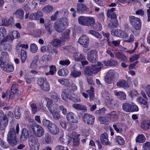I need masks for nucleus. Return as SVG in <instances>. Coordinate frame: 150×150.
Here are the masks:
<instances>
[{
    "mask_svg": "<svg viewBox=\"0 0 150 150\" xmlns=\"http://www.w3.org/2000/svg\"><path fill=\"white\" fill-rule=\"evenodd\" d=\"M19 132V125L17 124L16 130L13 127L9 129L7 135V141L9 144L11 146H14L17 144L16 134H18Z\"/></svg>",
    "mask_w": 150,
    "mask_h": 150,
    "instance_id": "f257e3e1",
    "label": "nucleus"
},
{
    "mask_svg": "<svg viewBox=\"0 0 150 150\" xmlns=\"http://www.w3.org/2000/svg\"><path fill=\"white\" fill-rule=\"evenodd\" d=\"M13 117L12 112L9 111L7 115H4L3 111L0 110V130L5 129L8 124L10 118Z\"/></svg>",
    "mask_w": 150,
    "mask_h": 150,
    "instance_id": "f03ea898",
    "label": "nucleus"
},
{
    "mask_svg": "<svg viewBox=\"0 0 150 150\" xmlns=\"http://www.w3.org/2000/svg\"><path fill=\"white\" fill-rule=\"evenodd\" d=\"M68 25V20L66 17L59 18L55 22L54 28V29L59 33L64 31Z\"/></svg>",
    "mask_w": 150,
    "mask_h": 150,
    "instance_id": "7ed1b4c3",
    "label": "nucleus"
},
{
    "mask_svg": "<svg viewBox=\"0 0 150 150\" xmlns=\"http://www.w3.org/2000/svg\"><path fill=\"white\" fill-rule=\"evenodd\" d=\"M5 60L4 56L3 57L0 58V67L1 68L6 72H10L13 71L14 69L13 66L4 62Z\"/></svg>",
    "mask_w": 150,
    "mask_h": 150,
    "instance_id": "20e7f679",
    "label": "nucleus"
},
{
    "mask_svg": "<svg viewBox=\"0 0 150 150\" xmlns=\"http://www.w3.org/2000/svg\"><path fill=\"white\" fill-rule=\"evenodd\" d=\"M129 19L130 24L135 29L139 30L141 29V23L139 18L131 16Z\"/></svg>",
    "mask_w": 150,
    "mask_h": 150,
    "instance_id": "39448f33",
    "label": "nucleus"
},
{
    "mask_svg": "<svg viewBox=\"0 0 150 150\" xmlns=\"http://www.w3.org/2000/svg\"><path fill=\"white\" fill-rule=\"evenodd\" d=\"M28 144L30 150H39L40 144L37 137H32L30 138L28 141Z\"/></svg>",
    "mask_w": 150,
    "mask_h": 150,
    "instance_id": "423d86ee",
    "label": "nucleus"
},
{
    "mask_svg": "<svg viewBox=\"0 0 150 150\" xmlns=\"http://www.w3.org/2000/svg\"><path fill=\"white\" fill-rule=\"evenodd\" d=\"M38 83L42 89L45 91H49L50 90L49 83L47 82L45 78H40L38 80Z\"/></svg>",
    "mask_w": 150,
    "mask_h": 150,
    "instance_id": "0eeeda50",
    "label": "nucleus"
},
{
    "mask_svg": "<svg viewBox=\"0 0 150 150\" xmlns=\"http://www.w3.org/2000/svg\"><path fill=\"white\" fill-rule=\"evenodd\" d=\"M31 129L35 135L37 137H40L44 134V129L39 125L33 126Z\"/></svg>",
    "mask_w": 150,
    "mask_h": 150,
    "instance_id": "6e6552de",
    "label": "nucleus"
},
{
    "mask_svg": "<svg viewBox=\"0 0 150 150\" xmlns=\"http://www.w3.org/2000/svg\"><path fill=\"white\" fill-rule=\"evenodd\" d=\"M82 119L85 123L88 125L93 124L94 122V116L87 113H84L82 117Z\"/></svg>",
    "mask_w": 150,
    "mask_h": 150,
    "instance_id": "1a4fd4ad",
    "label": "nucleus"
},
{
    "mask_svg": "<svg viewBox=\"0 0 150 150\" xmlns=\"http://www.w3.org/2000/svg\"><path fill=\"white\" fill-rule=\"evenodd\" d=\"M66 118L69 122L72 123H77L79 120V117L71 112L67 113Z\"/></svg>",
    "mask_w": 150,
    "mask_h": 150,
    "instance_id": "9d476101",
    "label": "nucleus"
},
{
    "mask_svg": "<svg viewBox=\"0 0 150 150\" xmlns=\"http://www.w3.org/2000/svg\"><path fill=\"white\" fill-rule=\"evenodd\" d=\"M116 74L118 75V74L116 73L114 70L112 69L109 70L105 77V82L108 84L111 83L112 80L115 77Z\"/></svg>",
    "mask_w": 150,
    "mask_h": 150,
    "instance_id": "9b49d317",
    "label": "nucleus"
},
{
    "mask_svg": "<svg viewBox=\"0 0 150 150\" xmlns=\"http://www.w3.org/2000/svg\"><path fill=\"white\" fill-rule=\"evenodd\" d=\"M111 33L113 35L122 38H125L128 36L127 33L120 29L112 30L111 31Z\"/></svg>",
    "mask_w": 150,
    "mask_h": 150,
    "instance_id": "f8f14e48",
    "label": "nucleus"
},
{
    "mask_svg": "<svg viewBox=\"0 0 150 150\" xmlns=\"http://www.w3.org/2000/svg\"><path fill=\"white\" fill-rule=\"evenodd\" d=\"M78 41L83 47H87L89 44V39L86 35H83L80 37Z\"/></svg>",
    "mask_w": 150,
    "mask_h": 150,
    "instance_id": "ddd939ff",
    "label": "nucleus"
},
{
    "mask_svg": "<svg viewBox=\"0 0 150 150\" xmlns=\"http://www.w3.org/2000/svg\"><path fill=\"white\" fill-rule=\"evenodd\" d=\"M100 139L101 143L105 145H110L111 143L109 141L108 135L107 133H104L100 136Z\"/></svg>",
    "mask_w": 150,
    "mask_h": 150,
    "instance_id": "4468645a",
    "label": "nucleus"
},
{
    "mask_svg": "<svg viewBox=\"0 0 150 150\" xmlns=\"http://www.w3.org/2000/svg\"><path fill=\"white\" fill-rule=\"evenodd\" d=\"M53 108H55L54 109L52 110V109H50V113L53 117V119L56 120L59 119L61 117L60 114L59 113L56 111L57 110V106L56 104L53 105Z\"/></svg>",
    "mask_w": 150,
    "mask_h": 150,
    "instance_id": "2eb2a0df",
    "label": "nucleus"
},
{
    "mask_svg": "<svg viewBox=\"0 0 150 150\" xmlns=\"http://www.w3.org/2000/svg\"><path fill=\"white\" fill-rule=\"evenodd\" d=\"M103 98L105 100V103L110 104L112 101V98L111 95L107 91L104 90L102 93Z\"/></svg>",
    "mask_w": 150,
    "mask_h": 150,
    "instance_id": "dca6fc26",
    "label": "nucleus"
},
{
    "mask_svg": "<svg viewBox=\"0 0 150 150\" xmlns=\"http://www.w3.org/2000/svg\"><path fill=\"white\" fill-rule=\"evenodd\" d=\"M103 67V64L100 62H98L97 64L92 65L91 68L93 74H96L98 73Z\"/></svg>",
    "mask_w": 150,
    "mask_h": 150,
    "instance_id": "f3484780",
    "label": "nucleus"
},
{
    "mask_svg": "<svg viewBox=\"0 0 150 150\" xmlns=\"http://www.w3.org/2000/svg\"><path fill=\"white\" fill-rule=\"evenodd\" d=\"M50 132L53 135H56L59 132V129L58 127L54 123H52L48 127Z\"/></svg>",
    "mask_w": 150,
    "mask_h": 150,
    "instance_id": "a211bd4d",
    "label": "nucleus"
},
{
    "mask_svg": "<svg viewBox=\"0 0 150 150\" xmlns=\"http://www.w3.org/2000/svg\"><path fill=\"white\" fill-rule=\"evenodd\" d=\"M6 35V31L5 28H0V41H1V43H3L7 41V37H5Z\"/></svg>",
    "mask_w": 150,
    "mask_h": 150,
    "instance_id": "6ab92c4d",
    "label": "nucleus"
},
{
    "mask_svg": "<svg viewBox=\"0 0 150 150\" xmlns=\"http://www.w3.org/2000/svg\"><path fill=\"white\" fill-rule=\"evenodd\" d=\"M29 136V133L26 128L23 129L21 132V134L20 137V140L21 142L25 141L28 138Z\"/></svg>",
    "mask_w": 150,
    "mask_h": 150,
    "instance_id": "aec40b11",
    "label": "nucleus"
},
{
    "mask_svg": "<svg viewBox=\"0 0 150 150\" xmlns=\"http://www.w3.org/2000/svg\"><path fill=\"white\" fill-rule=\"evenodd\" d=\"M11 91L13 94L18 96L21 95V92L18 90V85L17 83L13 84L11 87Z\"/></svg>",
    "mask_w": 150,
    "mask_h": 150,
    "instance_id": "412c9836",
    "label": "nucleus"
},
{
    "mask_svg": "<svg viewBox=\"0 0 150 150\" xmlns=\"http://www.w3.org/2000/svg\"><path fill=\"white\" fill-rule=\"evenodd\" d=\"M19 32L16 31H13L10 33L9 36L7 38L10 41H12L14 38H18L20 37Z\"/></svg>",
    "mask_w": 150,
    "mask_h": 150,
    "instance_id": "4be33fe9",
    "label": "nucleus"
},
{
    "mask_svg": "<svg viewBox=\"0 0 150 150\" xmlns=\"http://www.w3.org/2000/svg\"><path fill=\"white\" fill-rule=\"evenodd\" d=\"M74 57L76 61L81 62L85 60V57L84 55L79 52H75L73 54Z\"/></svg>",
    "mask_w": 150,
    "mask_h": 150,
    "instance_id": "5701e85b",
    "label": "nucleus"
},
{
    "mask_svg": "<svg viewBox=\"0 0 150 150\" xmlns=\"http://www.w3.org/2000/svg\"><path fill=\"white\" fill-rule=\"evenodd\" d=\"M67 98L74 102H79L81 101L80 98L74 94L69 95L65 93Z\"/></svg>",
    "mask_w": 150,
    "mask_h": 150,
    "instance_id": "b1692460",
    "label": "nucleus"
},
{
    "mask_svg": "<svg viewBox=\"0 0 150 150\" xmlns=\"http://www.w3.org/2000/svg\"><path fill=\"white\" fill-rule=\"evenodd\" d=\"M59 139L60 142L62 143H66L67 144H69L72 140V138L70 136L68 135L63 137L62 134L61 135V136L59 137Z\"/></svg>",
    "mask_w": 150,
    "mask_h": 150,
    "instance_id": "393cba45",
    "label": "nucleus"
},
{
    "mask_svg": "<svg viewBox=\"0 0 150 150\" xmlns=\"http://www.w3.org/2000/svg\"><path fill=\"white\" fill-rule=\"evenodd\" d=\"M24 12V11L21 8L18 9L15 13V14L19 20H22L23 18Z\"/></svg>",
    "mask_w": 150,
    "mask_h": 150,
    "instance_id": "a878e982",
    "label": "nucleus"
},
{
    "mask_svg": "<svg viewBox=\"0 0 150 150\" xmlns=\"http://www.w3.org/2000/svg\"><path fill=\"white\" fill-rule=\"evenodd\" d=\"M77 11L79 13H81L83 11H85L87 10V7L85 4L82 3H79L76 6Z\"/></svg>",
    "mask_w": 150,
    "mask_h": 150,
    "instance_id": "bb28decb",
    "label": "nucleus"
},
{
    "mask_svg": "<svg viewBox=\"0 0 150 150\" xmlns=\"http://www.w3.org/2000/svg\"><path fill=\"white\" fill-rule=\"evenodd\" d=\"M141 127L144 130L150 129V121L148 120L143 121L141 123Z\"/></svg>",
    "mask_w": 150,
    "mask_h": 150,
    "instance_id": "cd10ccee",
    "label": "nucleus"
},
{
    "mask_svg": "<svg viewBox=\"0 0 150 150\" xmlns=\"http://www.w3.org/2000/svg\"><path fill=\"white\" fill-rule=\"evenodd\" d=\"M42 11L47 14L52 13L53 10V7L51 5H47L45 6L42 9Z\"/></svg>",
    "mask_w": 150,
    "mask_h": 150,
    "instance_id": "c85d7f7f",
    "label": "nucleus"
},
{
    "mask_svg": "<svg viewBox=\"0 0 150 150\" xmlns=\"http://www.w3.org/2000/svg\"><path fill=\"white\" fill-rule=\"evenodd\" d=\"M44 139L45 143L48 144H51L53 142L52 137L48 133L45 134Z\"/></svg>",
    "mask_w": 150,
    "mask_h": 150,
    "instance_id": "c756f323",
    "label": "nucleus"
},
{
    "mask_svg": "<svg viewBox=\"0 0 150 150\" xmlns=\"http://www.w3.org/2000/svg\"><path fill=\"white\" fill-rule=\"evenodd\" d=\"M95 23V19L91 17H87L86 26H90L92 27Z\"/></svg>",
    "mask_w": 150,
    "mask_h": 150,
    "instance_id": "7c9ffc66",
    "label": "nucleus"
},
{
    "mask_svg": "<svg viewBox=\"0 0 150 150\" xmlns=\"http://www.w3.org/2000/svg\"><path fill=\"white\" fill-rule=\"evenodd\" d=\"M51 44L53 46L58 47L62 46L63 44L61 40L54 39L51 42Z\"/></svg>",
    "mask_w": 150,
    "mask_h": 150,
    "instance_id": "2f4dec72",
    "label": "nucleus"
},
{
    "mask_svg": "<svg viewBox=\"0 0 150 150\" xmlns=\"http://www.w3.org/2000/svg\"><path fill=\"white\" fill-rule=\"evenodd\" d=\"M117 86L120 87L127 88L128 86L126 83V81L124 80L120 79L117 83Z\"/></svg>",
    "mask_w": 150,
    "mask_h": 150,
    "instance_id": "473e14b6",
    "label": "nucleus"
},
{
    "mask_svg": "<svg viewBox=\"0 0 150 150\" xmlns=\"http://www.w3.org/2000/svg\"><path fill=\"white\" fill-rule=\"evenodd\" d=\"M145 99V100L142 98L141 97H139L137 99V100L139 103L141 104H142L145 105V108H146V109H148L149 108V105L148 104L147 101Z\"/></svg>",
    "mask_w": 150,
    "mask_h": 150,
    "instance_id": "72a5a7b5",
    "label": "nucleus"
},
{
    "mask_svg": "<svg viewBox=\"0 0 150 150\" xmlns=\"http://www.w3.org/2000/svg\"><path fill=\"white\" fill-rule=\"evenodd\" d=\"M87 17L80 16L78 18V22L81 25L86 26Z\"/></svg>",
    "mask_w": 150,
    "mask_h": 150,
    "instance_id": "f704fd0d",
    "label": "nucleus"
},
{
    "mask_svg": "<svg viewBox=\"0 0 150 150\" xmlns=\"http://www.w3.org/2000/svg\"><path fill=\"white\" fill-rule=\"evenodd\" d=\"M98 120L101 124L107 125L108 123V118L106 117H99Z\"/></svg>",
    "mask_w": 150,
    "mask_h": 150,
    "instance_id": "c9c22d12",
    "label": "nucleus"
},
{
    "mask_svg": "<svg viewBox=\"0 0 150 150\" xmlns=\"http://www.w3.org/2000/svg\"><path fill=\"white\" fill-rule=\"evenodd\" d=\"M146 138L144 135L141 134L138 135L136 138V141L137 142L142 143L145 140Z\"/></svg>",
    "mask_w": 150,
    "mask_h": 150,
    "instance_id": "e433bc0d",
    "label": "nucleus"
},
{
    "mask_svg": "<svg viewBox=\"0 0 150 150\" xmlns=\"http://www.w3.org/2000/svg\"><path fill=\"white\" fill-rule=\"evenodd\" d=\"M115 94L121 100H124L126 99V95L125 93L123 92H115Z\"/></svg>",
    "mask_w": 150,
    "mask_h": 150,
    "instance_id": "4c0bfd02",
    "label": "nucleus"
},
{
    "mask_svg": "<svg viewBox=\"0 0 150 150\" xmlns=\"http://www.w3.org/2000/svg\"><path fill=\"white\" fill-rule=\"evenodd\" d=\"M21 62L24 63L27 59L26 52L22 49L21 50Z\"/></svg>",
    "mask_w": 150,
    "mask_h": 150,
    "instance_id": "58836bf2",
    "label": "nucleus"
},
{
    "mask_svg": "<svg viewBox=\"0 0 150 150\" xmlns=\"http://www.w3.org/2000/svg\"><path fill=\"white\" fill-rule=\"evenodd\" d=\"M68 73V71L65 68L59 70L58 71L59 75L62 76H66Z\"/></svg>",
    "mask_w": 150,
    "mask_h": 150,
    "instance_id": "ea45409f",
    "label": "nucleus"
},
{
    "mask_svg": "<svg viewBox=\"0 0 150 150\" xmlns=\"http://www.w3.org/2000/svg\"><path fill=\"white\" fill-rule=\"evenodd\" d=\"M94 92V88L91 86V87L90 90L87 91V93H88L89 96L90 100L91 101H92L94 100V96L93 94Z\"/></svg>",
    "mask_w": 150,
    "mask_h": 150,
    "instance_id": "a19ab883",
    "label": "nucleus"
},
{
    "mask_svg": "<svg viewBox=\"0 0 150 150\" xmlns=\"http://www.w3.org/2000/svg\"><path fill=\"white\" fill-rule=\"evenodd\" d=\"M81 74V72L80 70H74L71 73V75L74 78L79 77Z\"/></svg>",
    "mask_w": 150,
    "mask_h": 150,
    "instance_id": "79ce46f5",
    "label": "nucleus"
},
{
    "mask_svg": "<svg viewBox=\"0 0 150 150\" xmlns=\"http://www.w3.org/2000/svg\"><path fill=\"white\" fill-rule=\"evenodd\" d=\"M77 127L76 125L67 122L65 129L67 130H73L76 129Z\"/></svg>",
    "mask_w": 150,
    "mask_h": 150,
    "instance_id": "37998d69",
    "label": "nucleus"
},
{
    "mask_svg": "<svg viewBox=\"0 0 150 150\" xmlns=\"http://www.w3.org/2000/svg\"><path fill=\"white\" fill-rule=\"evenodd\" d=\"M50 70L49 72L45 74L46 75H54L56 72V70L55 67L52 65L50 66Z\"/></svg>",
    "mask_w": 150,
    "mask_h": 150,
    "instance_id": "c03bdc74",
    "label": "nucleus"
},
{
    "mask_svg": "<svg viewBox=\"0 0 150 150\" xmlns=\"http://www.w3.org/2000/svg\"><path fill=\"white\" fill-rule=\"evenodd\" d=\"M111 18V23L113 27H116L118 25V21L117 18L116 16L110 17Z\"/></svg>",
    "mask_w": 150,
    "mask_h": 150,
    "instance_id": "a18cd8bd",
    "label": "nucleus"
},
{
    "mask_svg": "<svg viewBox=\"0 0 150 150\" xmlns=\"http://www.w3.org/2000/svg\"><path fill=\"white\" fill-rule=\"evenodd\" d=\"M131 103H126L122 105V109L125 112H130Z\"/></svg>",
    "mask_w": 150,
    "mask_h": 150,
    "instance_id": "49530a36",
    "label": "nucleus"
},
{
    "mask_svg": "<svg viewBox=\"0 0 150 150\" xmlns=\"http://www.w3.org/2000/svg\"><path fill=\"white\" fill-rule=\"evenodd\" d=\"M116 142L119 145H123L125 143V141L124 139L121 137L118 136L116 137L115 139Z\"/></svg>",
    "mask_w": 150,
    "mask_h": 150,
    "instance_id": "de8ad7c7",
    "label": "nucleus"
},
{
    "mask_svg": "<svg viewBox=\"0 0 150 150\" xmlns=\"http://www.w3.org/2000/svg\"><path fill=\"white\" fill-rule=\"evenodd\" d=\"M70 33V30L68 29H67L62 34V37L64 39L68 40L70 38L69 34Z\"/></svg>",
    "mask_w": 150,
    "mask_h": 150,
    "instance_id": "09e8293b",
    "label": "nucleus"
},
{
    "mask_svg": "<svg viewBox=\"0 0 150 150\" xmlns=\"http://www.w3.org/2000/svg\"><path fill=\"white\" fill-rule=\"evenodd\" d=\"M88 60L90 62L93 63H95L97 61L98 59V56L93 57H87Z\"/></svg>",
    "mask_w": 150,
    "mask_h": 150,
    "instance_id": "8fccbe9b",
    "label": "nucleus"
},
{
    "mask_svg": "<svg viewBox=\"0 0 150 150\" xmlns=\"http://www.w3.org/2000/svg\"><path fill=\"white\" fill-rule=\"evenodd\" d=\"M130 108V112L138 111L139 110L138 106L134 103H131Z\"/></svg>",
    "mask_w": 150,
    "mask_h": 150,
    "instance_id": "3c124183",
    "label": "nucleus"
},
{
    "mask_svg": "<svg viewBox=\"0 0 150 150\" xmlns=\"http://www.w3.org/2000/svg\"><path fill=\"white\" fill-rule=\"evenodd\" d=\"M88 33L94 35L97 38L100 39L102 38V36L98 32H96L95 30H91L88 32Z\"/></svg>",
    "mask_w": 150,
    "mask_h": 150,
    "instance_id": "603ef678",
    "label": "nucleus"
},
{
    "mask_svg": "<svg viewBox=\"0 0 150 150\" xmlns=\"http://www.w3.org/2000/svg\"><path fill=\"white\" fill-rule=\"evenodd\" d=\"M115 10V8H111L110 9L108 10L107 11V15L108 17L116 16V14L114 12Z\"/></svg>",
    "mask_w": 150,
    "mask_h": 150,
    "instance_id": "864d4df0",
    "label": "nucleus"
},
{
    "mask_svg": "<svg viewBox=\"0 0 150 150\" xmlns=\"http://www.w3.org/2000/svg\"><path fill=\"white\" fill-rule=\"evenodd\" d=\"M85 73L86 75L89 76H91L93 74L91 67H86L85 71Z\"/></svg>",
    "mask_w": 150,
    "mask_h": 150,
    "instance_id": "5fc2aeb1",
    "label": "nucleus"
},
{
    "mask_svg": "<svg viewBox=\"0 0 150 150\" xmlns=\"http://www.w3.org/2000/svg\"><path fill=\"white\" fill-rule=\"evenodd\" d=\"M96 56H98V51L96 50H93L89 51L88 52L87 57Z\"/></svg>",
    "mask_w": 150,
    "mask_h": 150,
    "instance_id": "6e6d98bb",
    "label": "nucleus"
},
{
    "mask_svg": "<svg viewBox=\"0 0 150 150\" xmlns=\"http://www.w3.org/2000/svg\"><path fill=\"white\" fill-rule=\"evenodd\" d=\"M38 60V57H35L30 65V67L33 69L36 68L37 66V62Z\"/></svg>",
    "mask_w": 150,
    "mask_h": 150,
    "instance_id": "4d7b16f0",
    "label": "nucleus"
},
{
    "mask_svg": "<svg viewBox=\"0 0 150 150\" xmlns=\"http://www.w3.org/2000/svg\"><path fill=\"white\" fill-rule=\"evenodd\" d=\"M38 47L36 45L32 43L30 45V50L32 53H35L37 51Z\"/></svg>",
    "mask_w": 150,
    "mask_h": 150,
    "instance_id": "13d9d810",
    "label": "nucleus"
},
{
    "mask_svg": "<svg viewBox=\"0 0 150 150\" xmlns=\"http://www.w3.org/2000/svg\"><path fill=\"white\" fill-rule=\"evenodd\" d=\"M106 111V109L105 108H103L101 109L96 110V114L98 115H104Z\"/></svg>",
    "mask_w": 150,
    "mask_h": 150,
    "instance_id": "bf43d9fd",
    "label": "nucleus"
},
{
    "mask_svg": "<svg viewBox=\"0 0 150 150\" xmlns=\"http://www.w3.org/2000/svg\"><path fill=\"white\" fill-rule=\"evenodd\" d=\"M13 17L11 16L8 20V23H7V21L5 19H3L2 21L3 25L4 26H7L11 23V21L13 20Z\"/></svg>",
    "mask_w": 150,
    "mask_h": 150,
    "instance_id": "052dcab7",
    "label": "nucleus"
},
{
    "mask_svg": "<svg viewBox=\"0 0 150 150\" xmlns=\"http://www.w3.org/2000/svg\"><path fill=\"white\" fill-rule=\"evenodd\" d=\"M2 95L3 98H4L6 97L7 99H8V98L9 99L10 98L11 94L10 91L9 90H8L6 91V93H3Z\"/></svg>",
    "mask_w": 150,
    "mask_h": 150,
    "instance_id": "680f3d73",
    "label": "nucleus"
},
{
    "mask_svg": "<svg viewBox=\"0 0 150 150\" xmlns=\"http://www.w3.org/2000/svg\"><path fill=\"white\" fill-rule=\"evenodd\" d=\"M70 63V61L69 59L60 60L59 62V64L62 66H68Z\"/></svg>",
    "mask_w": 150,
    "mask_h": 150,
    "instance_id": "e2e57ef3",
    "label": "nucleus"
},
{
    "mask_svg": "<svg viewBox=\"0 0 150 150\" xmlns=\"http://www.w3.org/2000/svg\"><path fill=\"white\" fill-rule=\"evenodd\" d=\"M58 81L61 84L64 85H67L69 83V80L67 79H59Z\"/></svg>",
    "mask_w": 150,
    "mask_h": 150,
    "instance_id": "0e129e2a",
    "label": "nucleus"
},
{
    "mask_svg": "<svg viewBox=\"0 0 150 150\" xmlns=\"http://www.w3.org/2000/svg\"><path fill=\"white\" fill-rule=\"evenodd\" d=\"M92 27H93L94 30L99 31H100L102 29L101 24L99 22L97 23L94 26L93 25Z\"/></svg>",
    "mask_w": 150,
    "mask_h": 150,
    "instance_id": "69168bd1",
    "label": "nucleus"
},
{
    "mask_svg": "<svg viewBox=\"0 0 150 150\" xmlns=\"http://www.w3.org/2000/svg\"><path fill=\"white\" fill-rule=\"evenodd\" d=\"M44 25L46 30L50 34L51 33L50 28L52 27V25L50 23H45Z\"/></svg>",
    "mask_w": 150,
    "mask_h": 150,
    "instance_id": "338daca9",
    "label": "nucleus"
},
{
    "mask_svg": "<svg viewBox=\"0 0 150 150\" xmlns=\"http://www.w3.org/2000/svg\"><path fill=\"white\" fill-rule=\"evenodd\" d=\"M53 123L52 122L50 121L47 120L46 119H43L42 121V124L43 125L46 127H47L48 128V127L52 124Z\"/></svg>",
    "mask_w": 150,
    "mask_h": 150,
    "instance_id": "774afa93",
    "label": "nucleus"
}]
</instances>
